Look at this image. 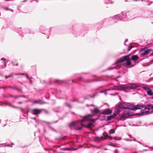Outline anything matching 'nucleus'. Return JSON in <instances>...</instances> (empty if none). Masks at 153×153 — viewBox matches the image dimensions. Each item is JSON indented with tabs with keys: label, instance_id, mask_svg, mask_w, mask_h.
<instances>
[{
	"label": "nucleus",
	"instance_id": "1",
	"mask_svg": "<svg viewBox=\"0 0 153 153\" xmlns=\"http://www.w3.org/2000/svg\"><path fill=\"white\" fill-rule=\"evenodd\" d=\"M86 117H83V119L81 120H79L75 122H71L69 126L70 127H74L77 130L79 131L82 129L83 127H84L85 125V119Z\"/></svg>",
	"mask_w": 153,
	"mask_h": 153
},
{
	"label": "nucleus",
	"instance_id": "2",
	"mask_svg": "<svg viewBox=\"0 0 153 153\" xmlns=\"http://www.w3.org/2000/svg\"><path fill=\"white\" fill-rule=\"evenodd\" d=\"M93 115L88 114L86 116L85 119V125L84 127L87 128H91L94 127L93 124L91 123H87L90 122H92L94 123L96 120L92 119Z\"/></svg>",
	"mask_w": 153,
	"mask_h": 153
},
{
	"label": "nucleus",
	"instance_id": "3",
	"mask_svg": "<svg viewBox=\"0 0 153 153\" xmlns=\"http://www.w3.org/2000/svg\"><path fill=\"white\" fill-rule=\"evenodd\" d=\"M124 61H126V62L124 63V65L127 66L131 64V62L128 56H123L118 61V62H121Z\"/></svg>",
	"mask_w": 153,
	"mask_h": 153
},
{
	"label": "nucleus",
	"instance_id": "4",
	"mask_svg": "<svg viewBox=\"0 0 153 153\" xmlns=\"http://www.w3.org/2000/svg\"><path fill=\"white\" fill-rule=\"evenodd\" d=\"M132 115V114H130L129 112H124L122 114L119 115L118 119H119V120H121L122 119H124Z\"/></svg>",
	"mask_w": 153,
	"mask_h": 153
},
{
	"label": "nucleus",
	"instance_id": "5",
	"mask_svg": "<svg viewBox=\"0 0 153 153\" xmlns=\"http://www.w3.org/2000/svg\"><path fill=\"white\" fill-rule=\"evenodd\" d=\"M152 51V50L150 49H148L145 51V48L141 49L140 51V55L141 56H144L148 54L149 53Z\"/></svg>",
	"mask_w": 153,
	"mask_h": 153
},
{
	"label": "nucleus",
	"instance_id": "6",
	"mask_svg": "<svg viewBox=\"0 0 153 153\" xmlns=\"http://www.w3.org/2000/svg\"><path fill=\"white\" fill-rule=\"evenodd\" d=\"M128 88V86H115L114 88L112 89H109L107 91L113 90H120L121 91H123L125 89H126Z\"/></svg>",
	"mask_w": 153,
	"mask_h": 153
},
{
	"label": "nucleus",
	"instance_id": "7",
	"mask_svg": "<svg viewBox=\"0 0 153 153\" xmlns=\"http://www.w3.org/2000/svg\"><path fill=\"white\" fill-rule=\"evenodd\" d=\"M43 109H40L37 108H34L31 110L32 114L36 115H38L42 112Z\"/></svg>",
	"mask_w": 153,
	"mask_h": 153
},
{
	"label": "nucleus",
	"instance_id": "8",
	"mask_svg": "<svg viewBox=\"0 0 153 153\" xmlns=\"http://www.w3.org/2000/svg\"><path fill=\"white\" fill-rule=\"evenodd\" d=\"M143 88L147 92V94L149 96H153V93L151 89L147 87H143Z\"/></svg>",
	"mask_w": 153,
	"mask_h": 153
},
{
	"label": "nucleus",
	"instance_id": "9",
	"mask_svg": "<svg viewBox=\"0 0 153 153\" xmlns=\"http://www.w3.org/2000/svg\"><path fill=\"white\" fill-rule=\"evenodd\" d=\"M117 108H121L122 109H126L127 108H128V105H127L123 103V104H119L117 106Z\"/></svg>",
	"mask_w": 153,
	"mask_h": 153
},
{
	"label": "nucleus",
	"instance_id": "10",
	"mask_svg": "<svg viewBox=\"0 0 153 153\" xmlns=\"http://www.w3.org/2000/svg\"><path fill=\"white\" fill-rule=\"evenodd\" d=\"M5 60L4 58H2L0 60V67L3 68L6 67Z\"/></svg>",
	"mask_w": 153,
	"mask_h": 153
},
{
	"label": "nucleus",
	"instance_id": "11",
	"mask_svg": "<svg viewBox=\"0 0 153 153\" xmlns=\"http://www.w3.org/2000/svg\"><path fill=\"white\" fill-rule=\"evenodd\" d=\"M112 113V111L108 109H104L102 111V113L104 115H108L111 114Z\"/></svg>",
	"mask_w": 153,
	"mask_h": 153
},
{
	"label": "nucleus",
	"instance_id": "12",
	"mask_svg": "<svg viewBox=\"0 0 153 153\" xmlns=\"http://www.w3.org/2000/svg\"><path fill=\"white\" fill-rule=\"evenodd\" d=\"M124 16L123 15V17H121L120 15L119 14H118L113 16L112 18L114 19L123 20V19L122 18H123V19H124Z\"/></svg>",
	"mask_w": 153,
	"mask_h": 153
},
{
	"label": "nucleus",
	"instance_id": "13",
	"mask_svg": "<svg viewBox=\"0 0 153 153\" xmlns=\"http://www.w3.org/2000/svg\"><path fill=\"white\" fill-rule=\"evenodd\" d=\"M139 85L135 84H132L130 85L129 88L131 89H134L138 87Z\"/></svg>",
	"mask_w": 153,
	"mask_h": 153
},
{
	"label": "nucleus",
	"instance_id": "14",
	"mask_svg": "<svg viewBox=\"0 0 153 153\" xmlns=\"http://www.w3.org/2000/svg\"><path fill=\"white\" fill-rule=\"evenodd\" d=\"M153 108V105L152 104L147 105L145 106V108L143 110L147 109L149 110H151Z\"/></svg>",
	"mask_w": 153,
	"mask_h": 153
},
{
	"label": "nucleus",
	"instance_id": "15",
	"mask_svg": "<svg viewBox=\"0 0 153 153\" xmlns=\"http://www.w3.org/2000/svg\"><path fill=\"white\" fill-rule=\"evenodd\" d=\"M144 107V105L141 104H137L135 105V110L140 109Z\"/></svg>",
	"mask_w": 153,
	"mask_h": 153
},
{
	"label": "nucleus",
	"instance_id": "16",
	"mask_svg": "<svg viewBox=\"0 0 153 153\" xmlns=\"http://www.w3.org/2000/svg\"><path fill=\"white\" fill-rule=\"evenodd\" d=\"M135 105L133 104H131L128 105V109L135 110Z\"/></svg>",
	"mask_w": 153,
	"mask_h": 153
},
{
	"label": "nucleus",
	"instance_id": "17",
	"mask_svg": "<svg viewBox=\"0 0 153 153\" xmlns=\"http://www.w3.org/2000/svg\"><path fill=\"white\" fill-rule=\"evenodd\" d=\"M116 116V115L115 114H113L112 115L108 116L107 117V120H110L114 118Z\"/></svg>",
	"mask_w": 153,
	"mask_h": 153
},
{
	"label": "nucleus",
	"instance_id": "18",
	"mask_svg": "<svg viewBox=\"0 0 153 153\" xmlns=\"http://www.w3.org/2000/svg\"><path fill=\"white\" fill-rule=\"evenodd\" d=\"M139 58L138 56L137 55H133L132 56L131 59L132 61H136Z\"/></svg>",
	"mask_w": 153,
	"mask_h": 153
},
{
	"label": "nucleus",
	"instance_id": "19",
	"mask_svg": "<svg viewBox=\"0 0 153 153\" xmlns=\"http://www.w3.org/2000/svg\"><path fill=\"white\" fill-rule=\"evenodd\" d=\"M120 110L119 109H117L115 110L114 111L113 114H115L116 116L117 115L119 114L120 113Z\"/></svg>",
	"mask_w": 153,
	"mask_h": 153
},
{
	"label": "nucleus",
	"instance_id": "20",
	"mask_svg": "<svg viewBox=\"0 0 153 153\" xmlns=\"http://www.w3.org/2000/svg\"><path fill=\"white\" fill-rule=\"evenodd\" d=\"M94 112L96 114H98L100 112V110L97 108H95L93 110Z\"/></svg>",
	"mask_w": 153,
	"mask_h": 153
},
{
	"label": "nucleus",
	"instance_id": "21",
	"mask_svg": "<svg viewBox=\"0 0 153 153\" xmlns=\"http://www.w3.org/2000/svg\"><path fill=\"white\" fill-rule=\"evenodd\" d=\"M115 130L113 129H110L109 131V134H113L115 133Z\"/></svg>",
	"mask_w": 153,
	"mask_h": 153
},
{
	"label": "nucleus",
	"instance_id": "22",
	"mask_svg": "<svg viewBox=\"0 0 153 153\" xmlns=\"http://www.w3.org/2000/svg\"><path fill=\"white\" fill-rule=\"evenodd\" d=\"M10 97H13L14 98H17L18 97H25V98L26 97L25 96V95H22V96H12L11 95H10Z\"/></svg>",
	"mask_w": 153,
	"mask_h": 153
},
{
	"label": "nucleus",
	"instance_id": "23",
	"mask_svg": "<svg viewBox=\"0 0 153 153\" xmlns=\"http://www.w3.org/2000/svg\"><path fill=\"white\" fill-rule=\"evenodd\" d=\"M10 88H13V89H16V90H17L18 91L20 92L21 93H22V90L20 89H18L16 88H13L12 87H11L10 86Z\"/></svg>",
	"mask_w": 153,
	"mask_h": 153
},
{
	"label": "nucleus",
	"instance_id": "24",
	"mask_svg": "<svg viewBox=\"0 0 153 153\" xmlns=\"http://www.w3.org/2000/svg\"><path fill=\"white\" fill-rule=\"evenodd\" d=\"M2 8L4 10H9V8L7 7H5L3 6L2 7Z\"/></svg>",
	"mask_w": 153,
	"mask_h": 153
},
{
	"label": "nucleus",
	"instance_id": "25",
	"mask_svg": "<svg viewBox=\"0 0 153 153\" xmlns=\"http://www.w3.org/2000/svg\"><path fill=\"white\" fill-rule=\"evenodd\" d=\"M62 150L64 151H69L70 150V149L68 148H65L62 149Z\"/></svg>",
	"mask_w": 153,
	"mask_h": 153
},
{
	"label": "nucleus",
	"instance_id": "26",
	"mask_svg": "<svg viewBox=\"0 0 153 153\" xmlns=\"http://www.w3.org/2000/svg\"><path fill=\"white\" fill-rule=\"evenodd\" d=\"M133 47V46H129L128 48L127 51H129Z\"/></svg>",
	"mask_w": 153,
	"mask_h": 153
},
{
	"label": "nucleus",
	"instance_id": "27",
	"mask_svg": "<svg viewBox=\"0 0 153 153\" xmlns=\"http://www.w3.org/2000/svg\"><path fill=\"white\" fill-rule=\"evenodd\" d=\"M120 67L119 65H117L116 66L114 67L113 68H112V69H113V68H119Z\"/></svg>",
	"mask_w": 153,
	"mask_h": 153
},
{
	"label": "nucleus",
	"instance_id": "28",
	"mask_svg": "<svg viewBox=\"0 0 153 153\" xmlns=\"http://www.w3.org/2000/svg\"><path fill=\"white\" fill-rule=\"evenodd\" d=\"M138 116H141L144 114V112L143 111L138 113Z\"/></svg>",
	"mask_w": 153,
	"mask_h": 153
},
{
	"label": "nucleus",
	"instance_id": "29",
	"mask_svg": "<svg viewBox=\"0 0 153 153\" xmlns=\"http://www.w3.org/2000/svg\"><path fill=\"white\" fill-rule=\"evenodd\" d=\"M9 88L8 87H7V86L1 87H0V89L3 88V89H6L7 88Z\"/></svg>",
	"mask_w": 153,
	"mask_h": 153
},
{
	"label": "nucleus",
	"instance_id": "30",
	"mask_svg": "<svg viewBox=\"0 0 153 153\" xmlns=\"http://www.w3.org/2000/svg\"><path fill=\"white\" fill-rule=\"evenodd\" d=\"M144 112V114H147L149 113V111H143Z\"/></svg>",
	"mask_w": 153,
	"mask_h": 153
},
{
	"label": "nucleus",
	"instance_id": "31",
	"mask_svg": "<svg viewBox=\"0 0 153 153\" xmlns=\"http://www.w3.org/2000/svg\"><path fill=\"white\" fill-rule=\"evenodd\" d=\"M2 96L3 97H4V98H7L9 97V96H5L3 94L2 95Z\"/></svg>",
	"mask_w": 153,
	"mask_h": 153
},
{
	"label": "nucleus",
	"instance_id": "32",
	"mask_svg": "<svg viewBox=\"0 0 153 153\" xmlns=\"http://www.w3.org/2000/svg\"><path fill=\"white\" fill-rule=\"evenodd\" d=\"M66 106L69 107L70 108H71V105L68 103H66Z\"/></svg>",
	"mask_w": 153,
	"mask_h": 153
},
{
	"label": "nucleus",
	"instance_id": "33",
	"mask_svg": "<svg viewBox=\"0 0 153 153\" xmlns=\"http://www.w3.org/2000/svg\"><path fill=\"white\" fill-rule=\"evenodd\" d=\"M15 74L16 75H25V74L24 73H19V74Z\"/></svg>",
	"mask_w": 153,
	"mask_h": 153
},
{
	"label": "nucleus",
	"instance_id": "34",
	"mask_svg": "<svg viewBox=\"0 0 153 153\" xmlns=\"http://www.w3.org/2000/svg\"><path fill=\"white\" fill-rule=\"evenodd\" d=\"M17 108L20 109L21 111H23V109H22V108H20V107H17Z\"/></svg>",
	"mask_w": 153,
	"mask_h": 153
},
{
	"label": "nucleus",
	"instance_id": "35",
	"mask_svg": "<svg viewBox=\"0 0 153 153\" xmlns=\"http://www.w3.org/2000/svg\"><path fill=\"white\" fill-rule=\"evenodd\" d=\"M31 119H33V120H34L35 121H37V119H36V118L35 117L31 118Z\"/></svg>",
	"mask_w": 153,
	"mask_h": 153
},
{
	"label": "nucleus",
	"instance_id": "36",
	"mask_svg": "<svg viewBox=\"0 0 153 153\" xmlns=\"http://www.w3.org/2000/svg\"><path fill=\"white\" fill-rule=\"evenodd\" d=\"M26 77L27 78V79H30L29 78V77H28V74H26Z\"/></svg>",
	"mask_w": 153,
	"mask_h": 153
},
{
	"label": "nucleus",
	"instance_id": "37",
	"mask_svg": "<svg viewBox=\"0 0 153 153\" xmlns=\"http://www.w3.org/2000/svg\"><path fill=\"white\" fill-rule=\"evenodd\" d=\"M37 121H36V122L38 123H39L40 122V121L39 119H37Z\"/></svg>",
	"mask_w": 153,
	"mask_h": 153
},
{
	"label": "nucleus",
	"instance_id": "38",
	"mask_svg": "<svg viewBox=\"0 0 153 153\" xmlns=\"http://www.w3.org/2000/svg\"><path fill=\"white\" fill-rule=\"evenodd\" d=\"M5 104L6 105H9V104L8 103L6 102L5 103Z\"/></svg>",
	"mask_w": 153,
	"mask_h": 153
},
{
	"label": "nucleus",
	"instance_id": "39",
	"mask_svg": "<svg viewBox=\"0 0 153 153\" xmlns=\"http://www.w3.org/2000/svg\"><path fill=\"white\" fill-rule=\"evenodd\" d=\"M45 113L46 114H48V113H48V111H46V110H45Z\"/></svg>",
	"mask_w": 153,
	"mask_h": 153
},
{
	"label": "nucleus",
	"instance_id": "40",
	"mask_svg": "<svg viewBox=\"0 0 153 153\" xmlns=\"http://www.w3.org/2000/svg\"><path fill=\"white\" fill-rule=\"evenodd\" d=\"M127 140H132V139H126Z\"/></svg>",
	"mask_w": 153,
	"mask_h": 153
},
{
	"label": "nucleus",
	"instance_id": "41",
	"mask_svg": "<svg viewBox=\"0 0 153 153\" xmlns=\"http://www.w3.org/2000/svg\"><path fill=\"white\" fill-rule=\"evenodd\" d=\"M134 140V141H136V139L134 138H133V140Z\"/></svg>",
	"mask_w": 153,
	"mask_h": 153
},
{
	"label": "nucleus",
	"instance_id": "42",
	"mask_svg": "<svg viewBox=\"0 0 153 153\" xmlns=\"http://www.w3.org/2000/svg\"><path fill=\"white\" fill-rule=\"evenodd\" d=\"M108 138L109 139H113V138H112V137H110H110L108 136Z\"/></svg>",
	"mask_w": 153,
	"mask_h": 153
},
{
	"label": "nucleus",
	"instance_id": "43",
	"mask_svg": "<svg viewBox=\"0 0 153 153\" xmlns=\"http://www.w3.org/2000/svg\"><path fill=\"white\" fill-rule=\"evenodd\" d=\"M94 106V105L93 104H92V105H87V106Z\"/></svg>",
	"mask_w": 153,
	"mask_h": 153
},
{
	"label": "nucleus",
	"instance_id": "44",
	"mask_svg": "<svg viewBox=\"0 0 153 153\" xmlns=\"http://www.w3.org/2000/svg\"><path fill=\"white\" fill-rule=\"evenodd\" d=\"M22 102H18V104H22Z\"/></svg>",
	"mask_w": 153,
	"mask_h": 153
},
{
	"label": "nucleus",
	"instance_id": "45",
	"mask_svg": "<svg viewBox=\"0 0 153 153\" xmlns=\"http://www.w3.org/2000/svg\"><path fill=\"white\" fill-rule=\"evenodd\" d=\"M42 122H43L45 123H48V122H45V121H42Z\"/></svg>",
	"mask_w": 153,
	"mask_h": 153
},
{
	"label": "nucleus",
	"instance_id": "46",
	"mask_svg": "<svg viewBox=\"0 0 153 153\" xmlns=\"http://www.w3.org/2000/svg\"><path fill=\"white\" fill-rule=\"evenodd\" d=\"M34 102L35 103H37L38 102V101H34Z\"/></svg>",
	"mask_w": 153,
	"mask_h": 153
},
{
	"label": "nucleus",
	"instance_id": "47",
	"mask_svg": "<svg viewBox=\"0 0 153 153\" xmlns=\"http://www.w3.org/2000/svg\"><path fill=\"white\" fill-rule=\"evenodd\" d=\"M5 78H6V79H7V78H8L9 77H10V76H7V77L6 76H5Z\"/></svg>",
	"mask_w": 153,
	"mask_h": 153
},
{
	"label": "nucleus",
	"instance_id": "48",
	"mask_svg": "<svg viewBox=\"0 0 153 153\" xmlns=\"http://www.w3.org/2000/svg\"><path fill=\"white\" fill-rule=\"evenodd\" d=\"M30 79V83H31L32 82V81Z\"/></svg>",
	"mask_w": 153,
	"mask_h": 153
},
{
	"label": "nucleus",
	"instance_id": "49",
	"mask_svg": "<svg viewBox=\"0 0 153 153\" xmlns=\"http://www.w3.org/2000/svg\"><path fill=\"white\" fill-rule=\"evenodd\" d=\"M129 136L130 137H132V136H131V134H129Z\"/></svg>",
	"mask_w": 153,
	"mask_h": 153
},
{
	"label": "nucleus",
	"instance_id": "50",
	"mask_svg": "<svg viewBox=\"0 0 153 153\" xmlns=\"http://www.w3.org/2000/svg\"><path fill=\"white\" fill-rule=\"evenodd\" d=\"M127 40H128V39H126V40L125 41V42H127Z\"/></svg>",
	"mask_w": 153,
	"mask_h": 153
},
{
	"label": "nucleus",
	"instance_id": "51",
	"mask_svg": "<svg viewBox=\"0 0 153 153\" xmlns=\"http://www.w3.org/2000/svg\"><path fill=\"white\" fill-rule=\"evenodd\" d=\"M100 92L101 93H102L104 92V91H101Z\"/></svg>",
	"mask_w": 153,
	"mask_h": 153
},
{
	"label": "nucleus",
	"instance_id": "52",
	"mask_svg": "<svg viewBox=\"0 0 153 153\" xmlns=\"http://www.w3.org/2000/svg\"><path fill=\"white\" fill-rule=\"evenodd\" d=\"M104 92V93H105V95H106V94H107V93H106V92Z\"/></svg>",
	"mask_w": 153,
	"mask_h": 153
},
{
	"label": "nucleus",
	"instance_id": "53",
	"mask_svg": "<svg viewBox=\"0 0 153 153\" xmlns=\"http://www.w3.org/2000/svg\"><path fill=\"white\" fill-rule=\"evenodd\" d=\"M7 146H10V145H9H9H7Z\"/></svg>",
	"mask_w": 153,
	"mask_h": 153
},
{
	"label": "nucleus",
	"instance_id": "54",
	"mask_svg": "<svg viewBox=\"0 0 153 153\" xmlns=\"http://www.w3.org/2000/svg\"><path fill=\"white\" fill-rule=\"evenodd\" d=\"M57 82V80H56V81H55V82Z\"/></svg>",
	"mask_w": 153,
	"mask_h": 153
},
{
	"label": "nucleus",
	"instance_id": "55",
	"mask_svg": "<svg viewBox=\"0 0 153 153\" xmlns=\"http://www.w3.org/2000/svg\"><path fill=\"white\" fill-rule=\"evenodd\" d=\"M12 76V75H11L10 74V77H11V76Z\"/></svg>",
	"mask_w": 153,
	"mask_h": 153
},
{
	"label": "nucleus",
	"instance_id": "56",
	"mask_svg": "<svg viewBox=\"0 0 153 153\" xmlns=\"http://www.w3.org/2000/svg\"><path fill=\"white\" fill-rule=\"evenodd\" d=\"M72 113L73 114H74V112H72Z\"/></svg>",
	"mask_w": 153,
	"mask_h": 153
},
{
	"label": "nucleus",
	"instance_id": "57",
	"mask_svg": "<svg viewBox=\"0 0 153 153\" xmlns=\"http://www.w3.org/2000/svg\"><path fill=\"white\" fill-rule=\"evenodd\" d=\"M97 149H99L100 148V147H97Z\"/></svg>",
	"mask_w": 153,
	"mask_h": 153
},
{
	"label": "nucleus",
	"instance_id": "58",
	"mask_svg": "<svg viewBox=\"0 0 153 153\" xmlns=\"http://www.w3.org/2000/svg\"><path fill=\"white\" fill-rule=\"evenodd\" d=\"M6 125H5L4 126H3V127L4 126H5Z\"/></svg>",
	"mask_w": 153,
	"mask_h": 153
},
{
	"label": "nucleus",
	"instance_id": "59",
	"mask_svg": "<svg viewBox=\"0 0 153 153\" xmlns=\"http://www.w3.org/2000/svg\"><path fill=\"white\" fill-rule=\"evenodd\" d=\"M10 11H11V9L10 10Z\"/></svg>",
	"mask_w": 153,
	"mask_h": 153
}]
</instances>
